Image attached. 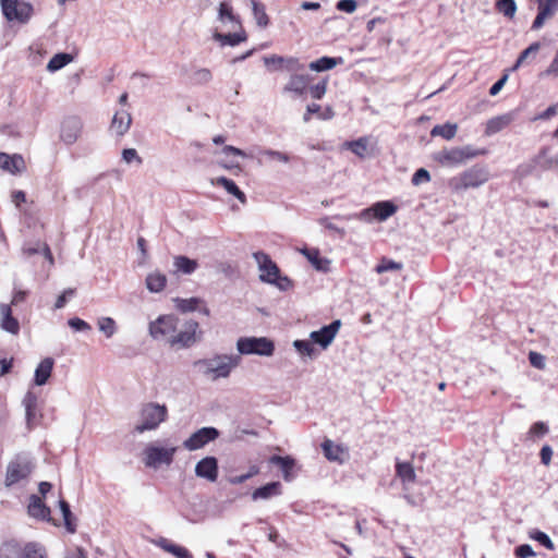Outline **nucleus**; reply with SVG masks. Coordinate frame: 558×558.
Returning a JSON list of instances; mask_svg holds the SVG:
<instances>
[{
	"mask_svg": "<svg viewBox=\"0 0 558 558\" xmlns=\"http://www.w3.org/2000/svg\"><path fill=\"white\" fill-rule=\"evenodd\" d=\"M216 183L226 189V191L236 197L241 203L246 202L245 194L238 187V185L226 177H219L216 179Z\"/></svg>",
	"mask_w": 558,
	"mask_h": 558,
	"instance_id": "nucleus-36",
	"label": "nucleus"
},
{
	"mask_svg": "<svg viewBox=\"0 0 558 558\" xmlns=\"http://www.w3.org/2000/svg\"><path fill=\"white\" fill-rule=\"evenodd\" d=\"M253 257L258 265V269L260 271L259 279L263 282H267L268 279H271L270 277L279 274L278 266L271 260L268 254L264 252H255Z\"/></svg>",
	"mask_w": 558,
	"mask_h": 558,
	"instance_id": "nucleus-16",
	"label": "nucleus"
},
{
	"mask_svg": "<svg viewBox=\"0 0 558 558\" xmlns=\"http://www.w3.org/2000/svg\"><path fill=\"white\" fill-rule=\"evenodd\" d=\"M195 475L214 483L218 478V460L215 457H205L195 465Z\"/></svg>",
	"mask_w": 558,
	"mask_h": 558,
	"instance_id": "nucleus-15",
	"label": "nucleus"
},
{
	"mask_svg": "<svg viewBox=\"0 0 558 558\" xmlns=\"http://www.w3.org/2000/svg\"><path fill=\"white\" fill-rule=\"evenodd\" d=\"M218 437L219 430L216 427H202L185 439L183 446L185 449L194 451L216 440Z\"/></svg>",
	"mask_w": 558,
	"mask_h": 558,
	"instance_id": "nucleus-12",
	"label": "nucleus"
},
{
	"mask_svg": "<svg viewBox=\"0 0 558 558\" xmlns=\"http://www.w3.org/2000/svg\"><path fill=\"white\" fill-rule=\"evenodd\" d=\"M24 252L27 255H35V254H37L39 252H43L45 257L47 259H49L50 263L53 262V257H52L51 251H50L49 246L46 243H44V244L38 243L36 246L25 247Z\"/></svg>",
	"mask_w": 558,
	"mask_h": 558,
	"instance_id": "nucleus-49",
	"label": "nucleus"
},
{
	"mask_svg": "<svg viewBox=\"0 0 558 558\" xmlns=\"http://www.w3.org/2000/svg\"><path fill=\"white\" fill-rule=\"evenodd\" d=\"M302 253L306 256V258L311 262V264L317 270L326 271L328 270L329 260L324 259L319 256V251L316 248H304Z\"/></svg>",
	"mask_w": 558,
	"mask_h": 558,
	"instance_id": "nucleus-37",
	"label": "nucleus"
},
{
	"mask_svg": "<svg viewBox=\"0 0 558 558\" xmlns=\"http://www.w3.org/2000/svg\"><path fill=\"white\" fill-rule=\"evenodd\" d=\"M337 9L345 13H353L356 9L355 0H339L337 2Z\"/></svg>",
	"mask_w": 558,
	"mask_h": 558,
	"instance_id": "nucleus-62",
	"label": "nucleus"
},
{
	"mask_svg": "<svg viewBox=\"0 0 558 558\" xmlns=\"http://www.w3.org/2000/svg\"><path fill=\"white\" fill-rule=\"evenodd\" d=\"M282 68L289 72H298L302 70L304 66L300 63L299 59L290 57L283 58Z\"/></svg>",
	"mask_w": 558,
	"mask_h": 558,
	"instance_id": "nucleus-54",
	"label": "nucleus"
},
{
	"mask_svg": "<svg viewBox=\"0 0 558 558\" xmlns=\"http://www.w3.org/2000/svg\"><path fill=\"white\" fill-rule=\"evenodd\" d=\"M0 169L11 174L21 173L25 170V161L21 155L0 153Z\"/></svg>",
	"mask_w": 558,
	"mask_h": 558,
	"instance_id": "nucleus-18",
	"label": "nucleus"
},
{
	"mask_svg": "<svg viewBox=\"0 0 558 558\" xmlns=\"http://www.w3.org/2000/svg\"><path fill=\"white\" fill-rule=\"evenodd\" d=\"M539 48H541L539 43H533L526 49H524L520 53V56L513 66V70L518 69L524 62V60H526L529 57H531V56L535 57V54L538 52Z\"/></svg>",
	"mask_w": 558,
	"mask_h": 558,
	"instance_id": "nucleus-48",
	"label": "nucleus"
},
{
	"mask_svg": "<svg viewBox=\"0 0 558 558\" xmlns=\"http://www.w3.org/2000/svg\"><path fill=\"white\" fill-rule=\"evenodd\" d=\"M145 284L149 292L159 293L166 288L167 277L158 270L153 271L147 275Z\"/></svg>",
	"mask_w": 558,
	"mask_h": 558,
	"instance_id": "nucleus-25",
	"label": "nucleus"
},
{
	"mask_svg": "<svg viewBox=\"0 0 558 558\" xmlns=\"http://www.w3.org/2000/svg\"><path fill=\"white\" fill-rule=\"evenodd\" d=\"M498 12L502 13L507 17H513L517 11V4L514 0H498L496 2Z\"/></svg>",
	"mask_w": 558,
	"mask_h": 558,
	"instance_id": "nucleus-47",
	"label": "nucleus"
},
{
	"mask_svg": "<svg viewBox=\"0 0 558 558\" xmlns=\"http://www.w3.org/2000/svg\"><path fill=\"white\" fill-rule=\"evenodd\" d=\"M547 433L548 426L544 422L534 423L529 430L531 437H543Z\"/></svg>",
	"mask_w": 558,
	"mask_h": 558,
	"instance_id": "nucleus-53",
	"label": "nucleus"
},
{
	"mask_svg": "<svg viewBox=\"0 0 558 558\" xmlns=\"http://www.w3.org/2000/svg\"><path fill=\"white\" fill-rule=\"evenodd\" d=\"M98 327L101 332L106 335L107 338H111L117 331V325L113 318L111 317H102L98 320Z\"/></svg>",
	"mask_w": 558,
	"mask_h": 558,
	"instance_id": "nucleus-46",
	"label": "nucleus"
},
{
	"mask_svg": "<svg viewBox=\"0 0 558 558\" xmlns=\"http://www.w3.org/2000/svg\"><path fill=\"white\" fill-rule=\"evenodd\" d=\"M402 268L401 263L393 262L391 259L383 258L376 266L375 270L377 274H383L390 270H400Z\"/></svg>",
	"mask_w": 558,
	"mask_h": 558,
	"instance_id": "nucleus-51",
	"label": "nucleus"
},
{
	"mask_svg": "<svg viewBox=\"0 0 558 558\" xmlns=\"http://www.w3.org/2000/svg\"><path fill=\"white\" fill-rule=\"evenodd\" d=\"M429 181H430V174L424 168L417 169L414 172V174L412 177V180H411L413 185H420L421 183H426V182H429Z\"/></svg>",
	"mask_w": 558,
	"mask_h": 558,
	"instance_id": "nucleus-52",
	"label": "nucleus"
},
{
	"mask_svg": "<svg viewBox=\"0 0 558 558\" xmlns=\"http://www.w3.org/2000/svg\"><path fill=\"white\" fill-rule=\"evenodd\" d=\"M173 265L175 269L182 274L191 275L197 269V262L186 256L180 255L174 257Z\"/></svg>",
	"mask_w": 558,
	"mask_h": 558,
	"instance_id": "nucleus-35",
	"label": "nucleus"
},
{
	"mask_svg": "<svg viewBox=\"0 0 558 558\" xmlns=\"http://www.w3.org/2000/svg\"><path fill=\"white\" fill-rule=\"evenodd\" d=\"M1 12L8 22L26 24L34 14V7L25 0H0Z\"/></svg>",
	"mask_w": 558,
	"mask_h": 558,
	"instance_id": "nucleus-5",
	"label": "nucleus"
},
{
	"mask_svg": "<svg viewBox=\"0 0 558 558\" xmlns=\"http://www.w3.org/2000/svg\"><path fill=\"white\" fill-rule=\"evenodd\" d=\"M514 554L518 558H532L536 555L532 546L529 544H522L518 546L514 550Z\"/></svg>",
	"mask_w": 558,
	"mask_h": 558,
	"instance_id": "nucleus-58",
	"label": "nucleus"
},
{
	"mask_svg": "<svg viewBox=\"0 0 558 558\" xmlns=\"http://www.w3.org/2000/svg\"><path fill=\"white\" fill-rule=\"evenodd\" d=\"M487 154L485 148H476L472 145L442 149L436 155V160L447 167H456L465 163L468 160Z\"/></svg>",
	"mask_w": 558,
	"mask_h": 558,
	"instance_id": "nucleus-4",
	"label": "nucleus"
},
{
	"mask_svg": "<svg viewBox=\"0 0 558 558\" xmlns=\"http://www.w3.org/2000/svg\"><path fill=\"white\" fill-rule=\"evenodd\" d=\"M75 293V290L74 289H66L63 291L62 294H60L54 303V308L57 310H60V308H63L66 304V301L69 298L73 296Z\"/></svg>",
	"mask_w": 558,
	"mask_h": 558,
	"instance_id": "nucleus-61",
	"label": "nucleus"
},
{
	"mask_svg": "<svg viewBox=\"0 0 558 558\" xmlns=\"http://www.w3.org/2000/svg\"><path fill=\"white\" fill-rule=\"evenodd\" d=\"M340 327L341 322L336 319L329 325L322 327L319 330L312 331L310 333V339L313 343L318 344L322 349L325 350L332 343Z\"/></svg>",
	"mask_w": 558,
	"mask_h": 558,
	"instance_id": "nucleus-14",
	"label": "nucleus"
},
{
	"mask_svg": "<svg viewBox=\"0 0 558 558\" xmlns=\"http://www.w3.org/2000/svg\"><path fill=\"white\" fill-rule=\"evenodd\" d=\"M236 349L243 355L271 356L275 351V344L265 337H241L236 341Z\"/></svg>",
	"mask_w": 558,
	"mask_h": 558,
	"instance_id": "nucleus-7",
	"label": "nucleus"
},
{
	"mask_svg": "<svg viewBox=\"0 0 558 558\" xmlns=\"http://www.w3.org/2000/svg\"><path fill=\"white\" fill-rule=\"evenodd\" d=\"M156 544L177 558H193V555L185 547L173 544L167 538H160Z\"/></svg>",
	"mask_w": 558,
	"mask_h": 558,
	"instance_id": "nucleus-27",
	"label": "nucleus"
},
{
	"mask_svg": "<svg viewBox=\"0 0 558 558\" xmlns=\"http://www.w3.org/2000/svg\"><path fill=\"white\" fill-rule=\"evenodd\" d=\"M0 558H47L45 549L35 543H28L21 549L14 543H5L0 547Z\"/></svg>",
	"mask_w": 558,
	"mask_h": 558,
	"instance_id": "nucleus-9",
	"label": "nucleus"
},
{
	"mask_svg": "<svg viewBox=\"0 0 558 558\" xmlns=\"http://www.w3.org/2000/svg\"><path fill=\"white\" fill-rule=\"evenodd\" d=\"M327 84L326 82H319L316 85L312 86L310 88L311 96L314 99H322L326 93Z\"/></svg>",
	"mask_w": 558,
	"mask_h": 558,
	"instance_id": "nucleus-59",
	"label": "nucleus"
},
{
	"mask_svg": "<svg viewBox=\"0 0 558 558\" xmlns=\"http://www.w3.org/2000/svg\"><path fill=\"white\" fill-rule=\"evenodd\" d=\"M251 4L256 24L259 27L265 28L269 24V17L266 13L265 5L258 0H251Z\"/></svg>",
	"mask_w": 558,
	"mask_h": 558,
	"instance_id": "nucleus-38",
	"label": "nucleus"
},
{
	"mask_svg": "<svg viewBox=\"0 0 558 558\" xmlns=\"http://www.w3.org/2000/svg\"><path fill=\"white\" fill-rule=\"evenodd\" d=\"M28 513L37 519L49 520L50 509L41 501L40 497L32 495L28 504Z\"/></svg>",
	"mask_w": 558,
	"mask_h": 558,
	"instance_id": "nucleus-24",
	"label": "nucleus"
},
{
	"mask_svg": "<svg viewBox=\"0 0 558 558\" xmlns=\"http://www.w3.org/2000/svg\"><path fill=\"white\" fill-rule=\"evenodd\" d=\"M0 327L12 335H19L20 332V323L15 317H13L12 310L9 304H0Z\"/></svg>",
	"mask_w": 558,
	"mask_h": 558,
	"instance_id": "nucleus-20",
	"label": "nucleus"
},
{
	"mask_svg": "<svg viewBox=\"0 0 558 558\" xmlns=\"http://www.w3.org/2000/svg\"><path fill=\"white\" fill-rule=\"evenodd\" d=\"M199 325L194 319H189L183 324V328L169 339V343L172 347L190 348L199 339L197 330Z\"/></svg>",
	"mask_w": 558,
	"mask_h": 558,
	"instance_id": "nucleus-11",
	"label": "nucleus"
},
{
	"mask_svg": "<svg viewBox=\"0 0 558 558\" xmlns=\"http://www.w3.org/2000/svg\"><path fill=\"white\" fill-rule=\"evenodd\" d=\"M72 56L70 53L60 52L54 54L47 64V70L49 72H56L65 65H68L72 61Z\"/></svg>",
	"mask_w": 558,
	"mask_h": 558,
	"instance_id": "nucleus-41",
	"label": "nucleus"
},
{
	"mask_svg": "<svg viewBox=\"0 0 558 558\" xmlns=\"http://www.w3.org/2000/svg\"><path fill=\"white\" fill-rule=\"evenodd\" d=\"M396 473L402 481L403 489H407L408 484L414 483L416 480L415 471L410 462H397Z\"/></svg>",
	"mask_w": 558,
	"mask_h": 558,
	"instance_id": "nucleus-26",
	"label": "nucleus"
},
{
	"mask_svg": "<svg viewBox=\"0 0 558 558\" xmlns=\"http://www.w3.org/2000/svg\"><path fill=\"white\" fill-rule=\"evenodd\" d=\"M307 84L308 77L306 75L293 74L286 85L284 90L302 95L306 90Z\"/></svg>",
	"mask_w": 558,
	"mask_h": 558,
	"instance_id": "nucleus-32",
	"label": "nucleus"
},
{
	"mask_svg": "<svg viewBox=\"0 0 558 558\" xmlns=\"http://www.w3.org/2000/svg\"><path fill=\"white\" fill-rule=\"evenodd\" d=\"M59 507L62 512L65 529L68 532L74 533L76 530V524L74 523V517L71 512L70 505L64 499H60Z\"/></svg>",
	"mask_w": 558,
	"mask_h": 558,
	"instance_id": "nucleus-43",
	"label": "nucleus"
},
{
	"mask_svg": "<svg viewBox=\"0 0 558 558\" xmlns=\"http://www.w3.org/2000/svg\"><path fill=\"white\" fill-rule=\"evenodd\" d=\"M69 326L75 331H87L90 330V325L85 320L74 317L68 320Z\"/></svg>",
	"mask_w": 558,
	"mask_h": 558,
	"instance_id": "nucleus-57",
	"label": "nucleus"
},
{
	"mask_svg": "<svg viewBox=\"0 0 558 558\" xmlns=\"http://www.w3.org/2000/svg\"><path fill=\"white\" fill-rule=\"evenodd\" d=\"M37 400H38V398L34 392L27 391L23 398V405H24V408H28V409H36Z\"/></svg>",
	"mask_w": 558,
	"mask_h": 558,
	"instance_id": "nucleus-64",
	"label": "nucleus"
},
{
	"mask_svg": "<svg viewBox=\"0 0 558 558\" xmlns=\"http://www.w3.org/2000/svg\"><path fill=\"white\" fill-rule=\"evenodd\" d=\"M269 463L280 468L284 481L290 482L293 478L292 470L294 469L295 461L293 458L272 456L269 459Z\"/></svg>",
	"mask_w": 558,
	"mask_h": 558,
	"instance_id": "nucleus-23",
	"label": "nucleus"
},
{
	"mask_svg": "<svg viewBox=\"0 0 558 558\" xmlns=\"http://www.w3.org/2000/svg\"><path fill=\"white\" fill-rule=\"evenodd\" d=\"M548 151V148H543L535 159L536 163L544 170L558 169V154L549 156Z\"/></svg>",
	"mask_w": 558,
	"mask_h": 558,
	"instance_id": "nucleus-33",
	"label": "nucleus"
},
{
	"mask_svg": "<svg viewBox=\"0 0 558 558\" xmlns=\"http://www.w3.org/2000/svg\"><path fill=\"white\" fill-rule=\"evenodd\" d=\"M54 361L52 357H45L36 367L34 375V384L36 386H44L47 384L51 376Z\"/></svg>",
	"mask_w": 558,
	"mask_h": 558,
	"instance_id": "nucleus-21",
	"label": "nucleus"
},
{
	"mask_svg": "<svg viewBox=\"0 0 558 558\" xmlns=\"http://www.w3.org/2000/svg\"><path fill=\"white\" fill-rule=\"evenodd\" d=\"M458 125L456 123H445L435 125L432 131V136H441L445 140H451L456 136Z\"/></svg>",
	"mask_w": 558,
	"mask_h": 558,
	"instance_id": "nucleus-40",
	"label": "nucleus"
},
{
	"mask_svg": "<svg viewBox=\"0 0 558 558\" xmlns=\"http://www.w3.org/2000/svg\"><path fill=\"white\" fill-rule=\"evenodd\" d=\"M515 119L514 112H507L489 119L486 122L485 134L490 136L494 135L507 126H509Z\"/></svg>",
	"mask_w": 558,
	"mask_h": 558,
	"instance_id": "nucleus-19",
	"label": "nucleus"
},
{
	"mask_svg": "<svg viewBox=\"0 0 558 558\" xmlns=\"http://www.w3.org/2000/svg\"><path fill=\"white\" fill-rule=\"evenodd\" d=\"M33 469H34V465L28 456L17 454L8 464L7 475H5V485L12 486V485L19 483L20 481L27 478L31 475Z\"/></svg>",
	"mask_w": 558,
	"mask_h": 558,
	"instance_id": "nucleus-8",
	"label": "nucleus"
},
{
	"mask_svg": "<svg viewBox=\"0 0 558 558\" xmlns=\"http://www.w3.org/2000/svg\"><path fill=\"white\" fill-rule=\"evenodd\" d=\"M122 159L128 163H131L134 160L137 161L138 165L142 163V158L138 156L136 149H134V148L123 149Z\"/></svg>",
	"mask_w": 558,
	"mask_h": 558,
	"instance_id": "nucleus-60",
	"label": "nucleus"
},
{
	"mask_svg": "<svg viewBox=\"0 0 558 558\" xmlns=\"http://www.w3.org/2000/svg\"><path fill=\"white\" fill-rule=\"evenodd\" d=\"M532 537L537 541L539 544H542L544 547H546L547 549H550L553 550L554 549V543L553 541L550 539V537L542 532V531H536Z\"/></svg>",
	"mask_w": 558,
	"mask_h": 558,
	"instance_id": "nucleus-56",
	"label": "nucleus"
},
{
	"mask_svg": "<svg viewBox=\"0 0 558 558\" xmlns=\"http://www.w3.org/2000/svg\"><path fill=\"white\" fill-rule=\"evenodd\" d=\"M132 123L131 113L124 109L119 110L114 113L111 122V129L117 133V135H124Z\"/></svg>",
	"mask_w": 558,
	"mask_h": 558,
	"instance_id": "nucleus-22",
	"label": "nucleus"
},
{
	"mask_svg": "<svg viewBox=\"0 0 558 558\" xmlns=\"http://www.w3.org/2000/svg\"><path fill=\"white\" fill-rule=\"evenodd\" d=\"M322 449H323L325 457L329 461H338V462L342 461L341 454L343 453V448L341 446L335 445L331 440L326 439L322 444Z\"/></svg>",
	"mask_w": 558,
	"mask_h": 558,
	"instance_id": "nucleus-39",
	"label": "nucleus"
},
{
	"mask_svg": "<svg viewBox=\"0 0 558 558\" xmlns=\"http://www.w3.org/2000/svg\"><path fill=\"white\" fill-rule=\"evenodd\" d=\"M280 494H281V484L279 482H271L262 487L256 488L252 494V498L254 500L268 499L272 496H278Z\"/></svg>",
	"mask_w": 558,
	"mask_h": 558,
	"instance_id": "nucleus-28",
	"label": "nucleus"
},
{
	"mask_svg": "<svg viewBox=\"0 0 558 558\" xmlns=\"http://www.w3.org/2000/svg\"><path fill=\"white\" fill-rule=\"evenodd\" d=\"M343 58L322 57L316 61L310 63L308 68L316 72H323L335 68L336 65L342 64Z\"/></svg>",
	"mask_w": 558,
	"mask_h": 558,
	"instance_id": "nucleus-31",
	"label": "nucleus"
},
{
	"mask_svg": "<svg viewBox=\"0 0 558 558\" xmlns=\"http://www.w3.org/2000/svg\"><path fill=\"white\" fill-rule=\"evenodd\" d=\"M246 33L241 28L240 32L233 33V34H222L216 32L214 34V39L219 41L222 46H231L234 47L239 45L240 43H243L246 40Z\"/></svg>",
	"mask_w": 558,
	"mask_h": 558,
	"instance_id": "nucleus-29",
	"label": "nucleus"
},
{
	"mask_svg": "<svg viewBox=\"0 0 558 558\" xmlns=\"http://www.w3.org/2000/svg\"><path fill=\"white\" fill-rule=\"evenodd\" d=\"M345 146L356 156L364 157L367 151L368 147V140L367 137H360L352 142H347Z\"/></svg>",
	"mask_w": 558,
	"mask_h": 558,
	"instance_id": "nucleus-44",
	"label": "nucleus"
},
{
	"mask_svg": "<svg viewBox=\"0 0 558 558\" xmlns=\"http://www.w3.org/2000/svg\"><path fill=\"white\" fill-rule=\"evenodd\" d=\"M177 448L160 447L156 442L148 444L143 451V462L145 466L158 469L161 465H170L173 461Z\"/></svg>",
	"mask_w": 558,
	"mask_h": 558,
	"instance_id": "nucleus-6",
	"label": "nucleus"
},
{
	"mask_svg": "<svg viewBox=\"0 0 558 558\" xmlns=\"http://www.w3.org/2000/svg\"><path fill=\"white\" fill-rule=\"evenodd\" d=\"M168 417V409L165 404L156 402L145 403L140 411V422L135 425L134 432L143 434L144 432L155 430Z\"/></svg>",
	"mask_w": 558,
	"mask_h": 558,
	"instance_id": "nucleus-2",
	"label": "nucleus"
},
{
	"mask_svg": "<svg viewBox=\"0 0 558 558\" xmlns=\"http://www.w3.org/2000/svg\"><path fill=\"white\" fill-rule=\"evenodd\" d=\"M263 155L267 156L270 159L278 160L283 163H288L290 161V156L286 153L274 150V149H266L263 151Z\"/></svg>",
	"mask_w": 558,
	"mask_h": 558,
	"instance_id": "nucleus-55",
	"label": "nucleus"
},
{
	"mask_svg": "<svg viewBox=\"0 0 558 558\" xmlns=\"http://www.w3.org/2000/svg\"><path fill=\"white\" fill-rule=\"evenodd\" d=\"M270 278L267 283L276 286L281 291H287L292 287V281L286 276H280V272Z\"/></svg>",
	"mask_w": 558,
	"mask_h": 558,
	"instance_id": "nucleus-50",
	"label": "nucleus"
},
{
	"mask_svg": "<svg viewBox=\"0 0 558 558\" xmlns=\"http://www.w3.org/2000/svg\"><path fill=\"white\" fill-rule=\"evenodd\" d=\"M529 360L536 368H543L545 366V357L537 352H530Z\"/></svg>",
	"mask_w": 558,
	"mask_h": 558,
	"instance_id": "nucleus-63",
	"label": "nucleus"
},
{
	"mask_svg": "<svg viewBox=\"0 0 558 558\" xmlns=\"http://www.w3.org/2000/svg\"><path fill=\"white\" fill-rule=\"evenodd\" d=\"M174 306L181 313H191L199 308V305L204 304V301L199 298L193 296L190 299L174 298Z\"/></svg>",
	"mask_w": 558,
	"mask_h": 558,
	"instance_id": "nucleus-30",
	"label": "nucleus"
},
{
	"mask_svg": "<svg viewBox=\"0 0 558 558\" xmlns=\"http://www.w3.org/2000/svg\"><path fill=\"white\" fill-rule=\"evenodd\" d=\"M489 180V171L483 166H473L462 173L449 180V187L453 192H462L468 189H476Z\"/></svg>",
	"mask_w": 558,
	"mask_h": 558,
	"instance_id": "nucleus-3",
	"label": "nucleus"
},
{
	"mask_svg": "<svg viewBox=\"0 0 558 558\" xmlns=\"http://www.w3.org/2000/svg\"><path fill=\"white\" fill-rule=\"evenodd\" d=\"M178 323L179 318L174 315H161L149 324V335L154 339H167L169 341L177 330Z\"/></svg>",
	"mask_w": 558,
	"mask_h": 558,
	"instance_id": "nucleus-10",
	"label": "nucleus"
},
{
	"mask_svg": "<svg viewBox=\"0 0 558 558\" xmlns=\"http://www.w3.org/2000/svg\"><path fill=\"white\" fill-rule=\"evenodd\" d=\"M82 129L83 122L78 117H66L61 122L60 140L65 145H73L78 140Z\"/></svg>",
	"mask_w": 558,
	"mask_h": 558,
	"instance_id": "nucleus-13",
	"label": "nucleus"
},
{
	"mask_svg": "<svg viewBox=\"0 0 558 558\" xmlns=\"http://www.w3.org/2000/svg\"><path fill=\"white\" fill-rule=\"evenodd\" d=\"M241 363L240 354H216L213 357L199 360L195 363L201 367L205 376L213 380L227 378L231 372Z\"/></svg>",
	"mask_w": 558,
	"mask_h": 558,
	"instance_id": "nucleus-1",
	"label": "nucleus"
},
{
	"mask_svg": "<svg viewBox=\"0 0 558 558\" xmlns=\"http://www.w3.org/2000/svg\"><path fill=\"white\" fill-rule=\"evenodd\" d=\"M293 347L295 348V350L300 354L308 356V357H314L317 354V352H316V350H315V348L313 345L312 340L311 341H307V340H295L293 342Z\"/></svg>",
	"mask_w": 558,
	"mask_h": 558,
	"instance_id": "nucleus-45",
	"label": "nucleus"
},
{
	"mask_svg": "<svg viewBox=\"0 0 558 558\" xmlns=\"http://www.w3.org/2000/svg\"><path fill=\"white\" fill-rule=\"evenodd\" d=\"M558 11V0H538V13L532 24L533 29H539L547 19Z\"/></svg>",
	"mask_w": 558,
	"mask_h": 558,
	"instance_id": "nucleus-17",
	"label": "nucleus"
},
{
	"mask_svg": "<svg viewBox=\"0 0 558 558\" xmlns=\"http://www.w3.org/2000/svg\"><path fill=\"white\" fill-rule=\"evenodd\" d=\"M218 19L221 22H232L241 27V20L233 13L232 7L227 2H221L218 9Z\"/></svg>",
	"mask_w": 558,
	"mask_h": 558,
	"instance_id": "nucleus-42",
	"label": "nucleus"
},
{
	"mask_svg": "<svg viewBox=\"0 0 558 558\" xmlns=\"http://www.w3.org/2000/svg\"><path fill=\"white\" fill-rule=\"evenodd\" d=\"M373 207L375 210V218L379 221L388 219L397 210V206L389 201L378 202L374 204Z\"/></svg>",
	"mask_w": 558,
	"mask_h": 558,
	"instance_id": "nucleus-34",
	"label": "nucleus"
}]
</instances>
